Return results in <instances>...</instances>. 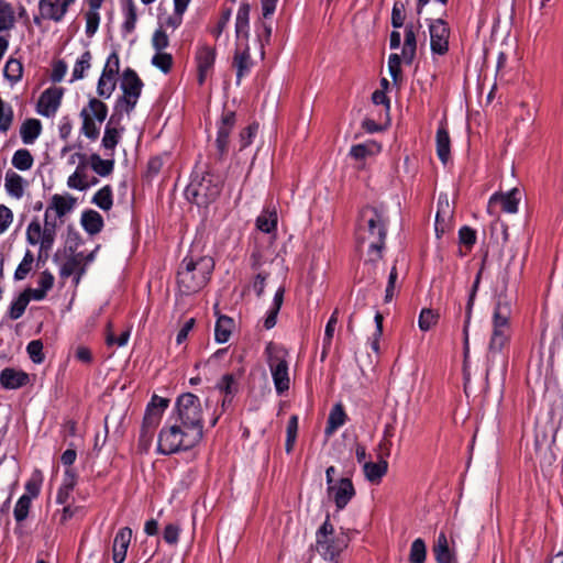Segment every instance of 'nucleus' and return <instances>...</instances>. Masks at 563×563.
Returning <instances> with one entry per match:
<instances>
[{"mask_svg": "<svg viewBox=\"0 0 563 563\" xmlns=\"http://www.w3.org/2000/svg\"><path fill=\"white\" fill-rule=\"evenodd\" d=\"M26 351L29 353L30 358L40 364L44 361L43 354V343L40 340H33L27 344Z\"/></svg>", "mask_w": 563, "mask_h": 563, "instance_id": "obj_54", "label": "nucleus"}, {"mask_svg": "<svg viewBox=\"0 0 563 563\" xmlns=\"http://www.w3.org/2000/svg\"><path fill=\"white\" fill-rule=\"evenodd\" d=\"M168 43H169V40H168L166 32L163 31L162 29L156 30L155 33L153 34V38H152L153 47L157 52H161L168 46Z\"/></svg>", "mask_w": 563, "mask_h": 563, "instance_id": "obj_61", "label": "nucleus"}, {"mask_svg": "<svg viewBox=\"0 0 563 563\" xmlns=\"http://www.w3.org/2000/svg\"><path fill=\"white\" fill-rule=\"evenodd\" d=\"M34 159L27 150H18L12 157V165L19 170H29L33 166Z\"/></svg>", "mask_w": 563, "mask_h": 563, "instance_id": "obj_44", "label": "nucleus"}, {"mask_svg": "<svg viewBox=\"0 0 563 563\" xmlns=\"http://www.w3.org/2000/svg\"><path fill=\"white\" fill-rule=\"evenodd\" d=\"M426 543L422 539H416L410 549L409 561L410 563H423L426 560Z\"/></svg>", "mask_w": 563, "mask_h": 563, "instance_id": "obj_47", "label": "nucleus"}, {"mask_svg": "<svg viewBox=\"0 0 563 563\" xmlns=\"http://www.w3.org/2000/svg\"><path fill=\"white\" fill-rule=\"evenodd\" d=\"M31 497H26V495H22L19 498L13 511L16 521L21 522L26 519L31 507Z\"/></svg>", "mask_w": 563, "mask_h": 563, "instance_id": "obj_49", "label": "nucleus"}, {"mask_svg": "<svg viewBox=\"0 0 563 563\" xmlns=\"http://www.w3.org/2000/svg\"><path fill=\"white\" fill-rule=\"evenodd\" d=\"M75 0H40V13L44 19L59 22Z\"/></svg>", "mask_w": 563, "mask_h": 563, "instance_id": "obj_16", "label": "nucleus"}, {"mask_svg": "<svg viewBox=\"0 0 563 563\" xmlns=\"http://www.w3.org/2000/svg\"><path fill=\"white\" fill-rule=\"evenodd\" d=\"M75 202L76 200L70 196L54 195L45 214H48V220H54L52 212L55 213V217L62 218L74 208Z\"/></svg>", "mask_w": 563, "mask_h": 563, "instance_id": "obj_21", "label": "nucleus"}, {"mask_svg": "<svg viewBox=\"0 0 563 563\" xmlns=\"http://www.w3.org/2000/svg\"><path fill=\"white\" fill-rule=\"evenodd\" d=\"M385 236L386 229L383 214L376 208L363 209L361 212L357 240L358 243H369L368 260L365 262L366 265L382 258Z\"/></svg>", "mask_w": 563, "mask_h": 563, "instance_id": "obj_1", "label": "nucleus"}, {"mask_svg": "<svg viewBox=\"0 0 563 563\" xmlns=\"http://www.w3.org/2000/svg\"><path fill=\"white\" fill-rule=\"evenodd\" d=\"M234 377L231 374L224 375L221 380L218 383V388L225 393L227 396L233 394L235 391L234 388Z\"/></svg>", "mask_w": 563, "mask_h": 563, "instance_id": "obj_64", "label": "nucleus"}, {"mask_svg": "<svg viewBox=\"0 0 563 563\" xmlns=\"http://www.w3.org/2000/svg\"><path fill=\"white\" fill-rule=\"evenodd\" d=\"M453 217V208L448 196H440L438 201V211L435 216V231L443 233L448 223Z\"/></svg>", "mask_w": 563, "mask_h": 563, "instance_id": "obj_24", "label": "nucleus"}, {"mask_svg": "<svg viewBox=\"0 0 563 563\" xmlns=\"http://www.w3.org/2000/svg\"><path fill=\"white\" fill-rule=\"evenodd\" d=\"M346 413L343 409V406L341 404H336L333 406V408L330 411L329 418H328V424L325 428V433L328 435L332 434L336 429L342 427L345 422Z\"/></svg>", "mask_w": 563, "mask_h": 563, "instance_id": "obj_33", "label": "nucleus"}, {"mask_svg": "<svg viewBox=\"0 0 563 563\" xmlns=\"http://www.w3.org/2000/svg\"><path fill=\"white\" fill-rule=\"evenodd\" d=\"M142 86V81L136 73L132 69H125L121 81L123 96L118 100L115 109L129 114L137 103Z\"/></svg>", "mask_w": 563, "mask_h": 563, "instance_id": "obj_11", "label": "nucleus"}, {"mask_svg": "<svg viewBox=\"0 0 563 563\" xmlns=\"http://www.w3.org/2000/svg\"><path fill=\"white\" fill-rule=\"evenodd\" d=\"M66 474L69 476V481L65 482V484L59 488L57 493L56 500L58 504L64 505L67 503L70 493L75 485V477L74 474H71L69 471L66 472Z\"/></svg>", "mask_w": 563, "mask_h": 563, "instance_id": "obj_53", "label": "nucleus"}, {"mask_svg": "<svg viewBox=\"0 0 563 563\" xmlns=\"http://www.w3.org/2000/svg\"><path fill=\"white\" fill-rule=\"evenodd\" d=\"M136 23V9L134 3L130 0L125 9V22L123 27L126 32H132Z\"/></svg>", "mask_w": 563, "mask_h": 563, "instance_id": "obj_58", "label": "nucleus"}, {"mask_svg": "<svg viewBox=\"0 0 563 563\" xmlns=\"http://www.w3.org/2000/svg\"><path fill=\"white\" fill-rule=\"evenodd\" d=\"M213 266L211 257H199L196 261L186 257L177 275L181 292L189 295L200 290L209 280Z\"/></svg>", "mask_w": 563, "mask_h": 563, "instance_id": "obj_3", "label": "nucleus"}, {"mask_svg": "<svg viewBox=\"0 0 563 563\" xmlns=\"http://www.w3.org/2000/svg\"><path fill=\"white\" fill-rule=\"evenodd\" d=\"M267 364L277 394L282 395L290 387L288 352L280 345L269 342L265 349Z\"/></svg>", "mask_w": 563, "mask_h": 563, "instance_id": "obj_5", "label": "nucleus"}, {"mask_svg": "<svg viewBox=\"0 0 563 563\" xmlns=\"http://www.w3.org/2000/svg\"><path fill=\"white\" fill-rule=\"evenodd\" d=\"M15 23V12L13 7L5 2L0 1V32L11 30Z\"/></svg>", "mask_w": 563, "mask_h": 563, "instance_id": "obj_39", "label": "nucleus"}, {"mask_svg": "<svg viewBox=\"0 0 563 563\" xmlns=\"http://www.w3.org/2000/svg\"><path fill=\"white\" fill-rule=\"evenodd\" d=\"M167 407L168 399L158 396H154L151 402L147 405L139 437L137 449L141 453L148 452L154 432L161 422L164 410Z\"/></svg>", "mask_w": 563, "mask_h": 563, "instance_id": "obj_6", "label": "nucleus"}, {"mask_svg": "<svg viewBox=\"0 0 563 563\" xmlns=\"http://www.w3.org/2000/svg\"><path fill=\"white\" fill-rule=\"evenodd\" d=\"M3 75L9 81L16 84L21 80L23 75L22 63L18 59L10 58L4 66Z\"/></svg>", "mask_w": 563, "mask_h": 563, "instance_id": "obj_43", "label": "nucleus"}, {"mask_svg": "<svg viewBox=\"0 0 563 563\" xmlns=\"http://www.w3.org/2000/svg\"><path fill=\"white\" fill-rule=\"evenodd\" d=\"M233 65L236 68V79L240 84L242 77L247 74L252 67V60L249 52V47H245L242 52L236 51L233 59Z\"/></svg>", "mask_w": 563, "mask_h": 563, "instance_id": "obj_30", "label": "nucleus"}, {"mask_svg": "<svg viewBox=\"0 0 563 563\" xmlns=\"http://www.w3.org/2000/svg\"><path fill=\"white\" fill-rule=\"evenodd\" d=\"M460 243L471 249L476 242V232L470 227H463L459 231Z\"/></svg>", "mask_w": 563, "mask_h": 563, "instance_id": "obj_59", "label": "nucleus"}, {"mask_svg": "<svg viewBox=\"0 0 563 563\" xmlns=\"http://www.w3.org/2000/svg\"><path fill=\"white\" fill-rule=\"evenodd\" d=\"M364 474L371 483H379L382 477L387 473L388 463L385 459H379L378 462H365L363 465Z\"/></svg>", "mask_w": 563, "mask_h": 563, "instance_id": "obj_27", "label": "nucleus"}, {"mask_svg": "<svg viewBox=\"0 0 563 563\" xmlns=\"http://www.w3.org/2000/svg\"><path fill=\"white\" fill-rule=\"evenodd\" d=\"M29 383V375L14 368H4L0 374V384L5 389H16Z\"/></svg>", "mask_w": 563, "mask_h": 563, "instance_id": "obj_23", "label": "nucleus"}, {"mask_svg": "<svg viewBox=\"0 0 563 563\" xmlns=\"http://www.w3.org/2000/svg\"><path fill=\"white\" fill-rule=\"evenodd\" d=\"M56 220H48V214H44V225L40 221L32 220L26 228V241L31 245H40L41 252L52 250L56 236Z\"/></svg>", "mask_w": 563, "mask_h": 563, "instance_id": "obj_9", "label": "nucleus"}, {"mask_svg": "<svg viewBox=\"0 0 563 563\" xmlns=\"http://www.w3.org/2000/svg\"><path fill=\"white\" fill-rule=\"evenodd\" d=\"M80 117L82 119V133L91 140H96L99 135V128L96 125L95 120L88 117L87 111H81Z\"/></svg>", "mask_w": 563, "mask_h": 563, "instance_id": "obj_48", "label": "nucleus"}, {"mask_svg": "<svg viewBox=\"0 0 563 563\" xmlns=\"http://www.w3.org/2000/svg\"><path fill=\"white\" fill-rule=\"evenodd\" d=\"M89 165L91 169L101 177L109 176L114 168L113 159H102L98 154H91L89 156Z\"/></svg>", "mask_w": 563, "mask_h": 563, "instance_id": "obj_34", "label": "nucleus"}, {"mask_svg": "<svg viewBox=\"0 0 563 563\" xmlns=\"http://www.w3.org/2000/svg\"><path fill=\"white\" fill-rule=\"evenodd\" d=\"M388 69H389V74L390 76L393 77V80L395 82L398 81L400 75H401V69H400V57L399 55L397 54H391L389 56V59H388Z\"/></svg>", "mask_w": 563, "mask_h": 563, "instance_id": "obj_62", "label": "nucleus"}, {"mask_svg": "<svg viewBox=\"0 0 563 563\" xmlns=\"http://www.w3.org/2000/svg\"><path fill=\"white\" fill-rule=\"evenodd\" d=\"M95 252L84 254L82 252L69 255L60 267L62 277L75 276L76 284L86 271V266L93 261Z\"/></svg>", "mask_w": 563, "mask_h": 563, "instance_id": "obj_12", "label": "nucleus"}, {"mask_svg": "<svg viewBox=\"0 0 563 563\" xmlns=\"http://www.w3.org/2000/svg\"><path fill=\"white\" fill-rule=\"evenodd\" d=\"M430 46L434 54L444 55L449 49L450 30L443 20H433L429 24Z\"/></svg>", "mask_w": 563, "mask_h": 563, "instance_id": "obj_13", "label": "nucleus"}, {"mask_svg": "<svg viewBox=\"0 0 563 563\" xmlns=\"http://www.w3.org/2000/svg\"><path fill=\"white\" fill-rule=\"evenodd\" d=\"M174 419L180 421L183 426L195 428L196 431L203 434L202 405L196 395L186 393L178 397Z\"/></svg>", "mask_w": 563, "mask_h": 563, "instance_id": "obj_8", "label": "nucleus"}, {"mask_svg": "<svg viewBox=\"0 0 563 563\" xmlns=\"http://www.w3.org/2000/svg\"><path fill=\"white\" fill-rule=\"evenodd\" d=\"M233 320L229 317L222 316L218 319L214 329L216 341L219 343H225L232 332Z\"/></svg>", "mask_w": 563, "mask_h": 563, "instance_id": "obj_37", "label": "nucleus"}, {"mask_svg": "<svg viewBox=\"0 0 563 563\" xmlns=\"http://www.w3.org/2000/svg\"><path fill=\"white\" fill-rule=\"evenodd\" d=\"M5 189L9 195L21 198L24 192L23 178L14 172H8L5 174Z\"/></svg>", "mask_w": 563, "mask_h": 563, "instance_id": "obj_38", "label": "nucleus"}, {"mask_svg": "<svg viewBox=\"0 0 563 563\" xmlns=\"http://www.w3.org/2000/svg\"><path fill=\"white\" fill-rule=\"evenodd\" d=\"M433 553L438 563H456L455 553L450 549L444 532L438 536L437 543L433 547Z\"/></svg>", "mask_w": 563, "mask_h": 563, "instance_id": "obj_25", "label": "nucleus"}, {"mask_svg": "<svg viewBox=\"0 0 563 563\" xmlns=\"http://www.w3.org/2000/svg\"><path fill=\"white\" fill-rule=\"evenodd\" d=\"M29 298L26 295L21 294L10 307V318L12 320L19 319L25 311L29 305Z\"/></svg>", "mask_w": 563, "mask_h": 563, "instance_id": "obj_50", "label": "nucleus"}, {"mask_svg": "<svg viewBox=\"0 0 563 563\" xmlns=\"http://www.w3.org/2000/svg\"><path fill=\"white\" fill-rule=\"evenodd\" d=\"M440 314L438 311L430 308H423L418 318L419 329L427 332L434 328L439 321Z\"/></svg>", "mask_w": 563, "mask_h": 563, "instance_id": "obj_40", "label": "nucleus"}, {"mask_svg": "<svg viewBox=\"0 0 563 563\" xmlns=\"http://www.w3.org/2000/svg\"><path fill=\"white\" fill-rule=\"evenodd\" d=\"M13 121V111L11 107H5L3 100L0 98V131L7 132Z\"/></svg>", "mask_w": 563, "mask_h": 563, "instance_id": "obj_52", "label": "nucleus"}, {"mask_svg": "<svg viewBox=\"0 0 563 563\" xmlns=\"http://www.w3.org/2000/svg\"><path fill=\"white\" fill-rule=\"evenodd\" d=\"M235 123L234 112H225L221 117L218 128L216 145L220 156L227 154L229 148V136Z\"/></svg>", "mask_w": 563, "mask_h": 563, "instance_id": "obj_17", "label": "nucleus"}, {"mask_svg": "<svg viewBox=\"0 0 563 563\" xmlns=\"http://www.w3.org/2000/svg\"><path fill=\"white\" fill-rule=\"evenodd\" d=\"M298 432V417L291 416L289 418L287 429H286V444L285 449L287 453H290L294 449L296 438Z\"/></svg>", "mask_w": 563, "mask_h": 563, "instance_id": "obj_46", "label": "nucleus"}, {"mask_svg": "<svg viewBox=\"0 0 563 563\" xmlns=\"http://www.w3.org/2000/svg\"><path fill=\"white\" fill-rule=\"evenodd\" d=\"M277 227L276 210H265L256 219V228L265 233H272Z\"/></svg>", "mask_w": 563, "mask_h": 563, "instance_id": "obj_35", "label": "nucleus"}, {"mask_svg": "<svg viewBox=\"0 0 563 563\" xmlns=\"http://www.w3.org/2000/svg\"><path fill=\"white\" fill-rule=\"evenodd\" d=\"M12 211L8 207L0 205V235L9 229V227L12 224Z\"/></svg>", "mask_w": 563, "mask_h": 563, "instance_id": "obj_60", "label": "nucleus"}, {"mask_svg": "<svg viewBox=\"0 0 563 563\" xmlns=\"http://www.w3.org/2000/svg\"><path fill=\"white\" fill-rule=\"evenodd\" d=\"M511 305L507 300L499 299L493 316V333L488 345V361L501 352L510 338Z\"/></svg>", "mask_w": 563, "mask_h": 563, "instance_id": "obj_4", "label": "nucleus"}, {"mask_svg": "<svg viewBox=\"0 0 563 563\" xmlns=\"http://www.w3.org/2000/svg\"><path fill=\"white\" fill-rule=\"evenodd\" d=\"M250 5L241 3L235 18V33L239 38L249 36Z\"/></svg>", "mask_w": 563, "mask_h": 563, "instance_id": "obj_29", "label": "nucleus"}, {"mask_svg": "<svg viewBox=\"0 0 563 563\" xmlns=\"http://www.w3.org/2000/svg\"><path fill=\"white\" fill-rule=\"evenodd\" d=\"M435 142L438 157L443 164H446L451 157V140L443 124L437 131Z\"/></svg>", "mask_w": 563, "mask_h": 563, "instance_id": "obj_26", "label": "nucleus"}, {"mask_svg": "<svg viewBox=\"0 0 563 563\" xmlns=\"http://www.w3.org/2000/svg\"><path fill=\"white\" fill-rule=\"evenodd\" d=\"M81 224L89 234H97L103 227V219L97 211L88 210L81 216Z\"/></svg>", "mask_w": 563, "mask_h": 563, "instance_id": "obj_31", "label": "nucleus"}, {"mask_svg": "<svg viewBox=\"0 0 563 563\" xmlns=\"http://www.w3.org/2000/svg\"><path fill=\"white\" fill-rule=\"evenodd\" d=\"M79 164L76 170L68 177L67 186L71 189L84 191L89 188L87 175V157L84 154H77Z\"/></svg>", "mask_w": 563, "mask_h": 563, "instance_id": "obj_20", "label": "nucleus"}, {"mask_svg": "<svg viewBox=\"0 0 563 563\" xmlns=\"http://www.w3.org/2000/svg\"><path fill=\"white\" fill-rule=\"evenodd\" d=\"M202 439V433L195 428L183 426L180 421L174 422L161 430L158 434L157 451L162 454H173L186 451L197 445Z\"/></svg>", "mask_w": 563, "mask_h": 563, "instance_id": "obj_2", "label": "nucleus"}, {"mask_svg": "<svg viewBox=\"0 0 563 563\" xmlns=\"http://www.w3.org/2000/svg\"><path fill=\"white\" fill-rule=\"evenodd\" d=\"M416 49H417V38H416L413 25L408 24L406 26V32H405V44H404L402 53H401L402 58L407 63H411L416 56Z\"/></svg>", "mask_w": 563, "mask_h": 563, "instance_id": "obj_32", "label": "nucleus"}, {"mask_svg": "<svg viewBox=\"0 0 563 563\" xmlns=\"http://www.w3.org/2000/svg\"><path fill=\"white\" fill-rule=\"evenodd\" d=\"M81 111H87L89 118L101 123L107 118L108 108L102 101L92 98L89 100L88 107L84 108Z\"/></svg>", "mask_w": 563, "mask_h": 563, "instance_id": "obj_41", "label": "nucleus"}, {"mask_svg": "<svg viewBox=\"0 0 563 563\" xmlns=\"http://www.w3.org/2000/svg\"><path fill=\"white\" fill-rule=\"evenodd\" d=\"M154 66L164 73H168L172 68L173 58L170 54L158 52L152 59Z\"/></svg>", "mask_w": 563, "mask_h": 563, "instance_id": "obj_55", "label": "nucleus"}, {"mask_svg": "<svg viewBox=\"0 0 563 563\" xmlns=\"http://www.w3.org/2000/svg\"><path fill=\"white\" fill-rule=\"evenodd\" d=\"M198 68V82L202 85L212 69L216 60V49L210 46H201L196 55Z\"/></svg>", "mask_w": 563, "mask_h": 563, "instance_id": "obj_18", "label": "nucleus"}, {"mask_svg": "<svg viewBox=\"0 0 563 563\" xmlns=\"http://www.w3.org/2000/svg\"><path fill=\"white\" fill-rule=\"evenodd\" d=\"M120 68V59L117 53L110 54L104 65L102 73L117 76Z\"/></svg>", "mask_w": 563, "mask_h": 563, "instance_id": "obj_63", "label": "nucleus"}, {"mask_svg": "<svg viewBox=\"0 0 563 563\" xmlns=\"http://www.w3.org/2000/svg\"><path fill=\"white\" fill-rule=\"evenodd\" d=\"M132 539V530L124 527L118 531L112 545V559L114 563H123Z\"/></svg>", "mask_w": 563, "mask_h": 563, "instance_id": "obj_19", "label": "nucleus"}, {"mask_svg": "<svg viewBox=\"0 0 563 563\" xmlns=\"http://www.w3.org/2000/svg\"><path fill=\"white\" fill-rule=\"evenodd\" d=\"M92 203L103 211H109L113 206L112 188L107 185L99 189L92 197Z\"/></svg>", "mask_w": 563, "mask_h": 563, "instance_id": "obj_36", "label": "nucleus"}, {"mask_svg": "<svg viewBox=\"0 0 563 563\" xmlns=\"http://www.w3.org/2000/svg\"><path fill=\"white\" fill-rule=\"evenodd\" d=\"M33 255L30 251H27L22 260V262L19 264L18 268L14 273V278L18 280L24 279L27 274L30 273L33 264Z\"/></svg>", "mask_w": 563, "mask_h": 563, "instance_id": "obj_51", "label": "nucleus"}, {"mask_svg": "<svg viewBox=\"0 0 563 563\" xmlns=\"http://www.w3.org/2000/svg\"><path fill=\"white\" fill-rule=\"evenodd\" d=\"M63 89L51 87L42 92L37 101V112L43 117H53L62 102Z\"/></svg>", "mask_w": 563, "mask_h": 563, "instance_id": "obj_14", "label": "nucleus"}, {"mask_svg": "<svg viewBox=\"0 0 563 563\" xmlns=\"http://www.w3.org/2000/svg\"><path fill=\"white\" fill-rule=\"evenodd\" d=\"M347 547V539L343 533L335 534L334 527L327 516L323 525L316 533V551L327 560H333Z\"/></svg>", "mask_w": 563, "mask_h": 563, "instance_id": "obj_7", "label": "nucleus"}, {"mask_svg": "<svg viewBox=\"0 0 563 563\" xmlns=\"http://www.w3.org/2000/svg\"><path fill=\"white\" fill-rule=\"evenodd\" d=\"M405 21V4L400 1H396L391 12V25L395 29H399L404 25Z\"/></svg>", "mask_w": 563, "mask_h": 563, "instance_id": "obj_57", "label": "nucleus"}, {"mask_svg": "<svg viewBox=\"0 0 563 563\" xmlns=\"http://www.w3.org/2000/svg\"><path fill=\"white\" fill-rule=\"evenodd\" d=\"M42 125L37 119L25 120L20 129V135L24 144H32L41 134Z\"/></svg>", "mask_w": 563, "mask_h": 563, "instance_id": "obj_28", "label": "nucleus"}, {"mask_svg": "<svg viewBox=\"0 0 563 563\" xmlns=\"http://www.w3.org/2000/svg\"><path fill=\"white\" fill-rule=\"evenodd\" d=\"M119 142V132L115 128L109 125L104 130L102 145L106 150H113Z\"/></svg>", "mask_w": 563, "mask_h": 563, "instance_id": "obj_56", "label": "nucleus"}, {"mask_svg": "<svg viewBox=\"0 0 563 563\" xmlns=\"http://www.w3.org/2000/svg\"><path fill=\"white\" fill-rule=\"evenodd\" d=\"M117 86V76L102 73L97 86V92L100 97L109 98Z\"/></svg>", "mask_w": 563, "mask_h": 563, "instance_id": "obj_42", "label": "nucleus"}, {"mask_svg": "<svg viewBox=\"0 0 563 563\" xmlns=\"http://www.w3.org/2000/svg\"><path fill=\"white\" fill-rule=\"evenodd\" d=\"M220 194V185L210 174L195 177L186 188L188 199L198 206L208 205Z\"/></svg>", "mask_w": 563, "mask_h": 563, "instance_id": "obj_10", "label": "nucleus"}, {"mask_svg": "<svg viewBox=\"0 0 563 563\" xmlns=\"http://www.w3.org/2000/svg\"><path fill=\"white\" fill-rule=\"evenodd\" d=\"M519 194V190L517 188H514L507 194H495L490 197L488 202V212H492V207L500 202L503 210L508 213H516L518 211V203L519 199L517 195Z\"/></svg>", "mask_w": 563, "mask_h": 563, "instance_id": "obj_22", "label": "nucleus"}, {"mask_svg": "<svg viewBox=\"0 0 563 563\" xmlns=\"http://www.w3.org/2000/svg\"><path fill=\"white\" fill-rule=\"evenodd\" d=\"M91 53L86 51L76 62L73 69V80L84 78L85 71L90 68Z\"/></svg>", "mask_w": 563, "mask_h": 563, "instance_id": "obj_45", "label": "nucleus"}, {"mask_svg": "<svg viewBox=\"0 0 563 563\" xmlns=\"http://www.w3.org/2000/svg\"><path fill=\"white\" fill-rule=\"evenodd\" d=\"M328 496L334 501L339 510L343 509L355 495L354 486L350 478H341L327 488Z\"/></svg>", "mask_w": 563, "mask_h": 563, "instance_id": "obj_15", "label": "nucleus"}]
</instances>
